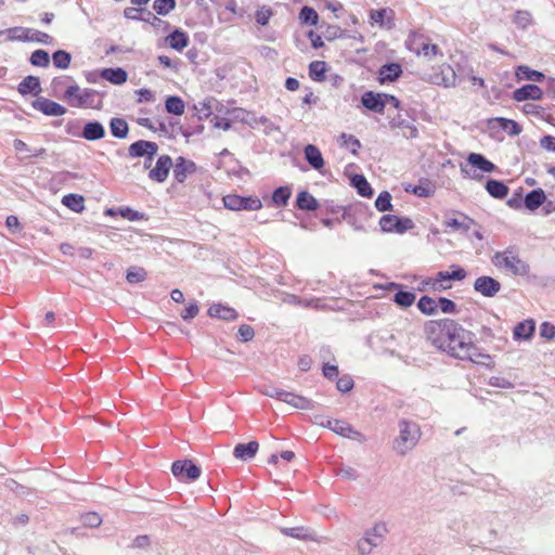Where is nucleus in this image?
<instances>
[{"label":"nucleus","instance_id":"1","mask_svg":"<svg viewBox=\"0 0 555 555\" xmlns=\"http://www.w3.org/2000/svg\"><path fill=\"white\" fill-rule=\"evenodd\" d=\"M447 338L448 343L443 351H447L450 356L461 360H469L477 364H487L486 361H490V356L480 352L474 344L473 334L453 320Z\"/></svg>","mask_w":555,"mask_h":555},{"label":"nucleus","instance_id":"2","mask_svg":"<svg viewBox=\"0 0 555 555\" xmlns=\"http://www.w3.org/2000/svg\"><path fill=\"white\" fill-rule=\"evenodd\" d=\"M398 426L399 435L393 442V449L397 453L404 455L417 444L421 430L416 423L405 420L400 421Z\"/></svg>","mask_w":555,"mask_h":555},{"label":"nucleus","instance_id":"3","mask_svg":"<svg viewBox=\"0 0 555 555\" xmlns=\"http://www.w3.org/2000/svg\"><path fill=\"white\" fill-rule=\"evenodd\" d=\"M387 533V527L384 522H377L364 532V535L357 541V550L360 555H367L380 545Z\"/></svg>","mask_w":555,"mask_h":555},{"label":"nucleus","instance_id":"4","mask_svg":"<svg viewBox=\"0 0 555 555\" xmlns=\"http://www.w3.org/2000/svg\"><path fill=\"white\" fill-rule=\"evenodd\" d=\"M493 263L505 271L515 275H527L529 273V266L521 260L513 251L496 253L493 258Z\"/></svg>","mask_w":555,"mask_h":555},{"label":"nucleus","instance_id":"5","mask_svg":"<svg viewBox=\"0 0 555 555\" xmlns=\"http://www.w3.org/2000/svg\"><path fill=\"white\" fill-rule=\"evenodd\" d=\"M96 91L93 89H81L78 85H70L65 93L64 99L73 107H94V98Z\"/></svg>","mask_w":555,"mask_h":555},{"label":"nucleus","instance_id":"6","mask_svg":"<svg viewBox=\"0 0 555 555\" xmlns=\"http://www.w3.org/2000/svg\"><path fill=\"white\" fill-rule=\"evenodd\" d=\"M451 322L450 319L429 321L425 326L427 339L438 349L443 350L448 343L447 336L450 333Z\"/></svg>","mask_w":555,"mask_h":555},{"label":"nucleus","instance_id":"7","mask_svg":"<svg viewBox=\"0 0 555 555\" xmlns=\"http://www.w3.org/2000/svg\"><path fill=\"white\" fill-rule=\"evenodd\" d=\"M224 207L230 210H259L262 203L258 197H244L240 195H227L223 197Z\"/></svg>","mask_w":555,"mask_h":555},{"label":"nucleus","instance_id":"8","mask_svg":"<svg viewBox=\"0 0 555 555\" xmlns=\"http://www.w3.org/2000/svg\"><path fill=\"white\" fill-rule=\"evenodd\" d=\"M379 225L383 232L404 233L414 227V223L409 218H399L395 215H385L379 220Z\"/></svg>","mask_w":555,"mask_h":555},{"label":"nucleus","instance_id":"9","mask_svg":"<svg viewBox=\"0 0 555 555\" xmlns=\"http://www.w3.org/2000/svg\"><path fill=\"white\" fill-rule=\"evenodd\" d=\"M172 474L181 480L194 481L201 476V468L192 461H176L171 466Z\"/></svg>","mask_w":555,"mask_h":555},{"label":"nucleus","instance_id":"10","mask_svg":"<svg viewBox=\"0 0 555 555\" xmlns=\"http://www.w3.org/2000/svg\"><path fill=\"white\" fill-rule=\"evenodd\" d=\"M327 428L334 431L335 434L346 437L349 439L362 441L364 440V437L361 433L357 431L352 428V426L341 420H333V421H326Z\"/></svg>","mask_w":555,"mask_h":555},{"label":"nucleus","instance_id":"11","mask_svg":"<svg viewBox=\"0 0 555 555\" xmlns=\"http://www.w3.org/2000/svg\"><path fill=\"white\" fill-rule=\"evenodd\" d=\"M370 21L382 28L391 29L395 27V11L390 8L372 10L370 12Z\"/></svg>","mask_w":555,"mask_h":555},{"label":"nucleus","instance_id":"12","mask_svg":"<svg viewBox=\"0 0 555 555\" xmlns=\"http://www.w3.org/2000/svg\"><path fill=\"white\" fill-rule=\"evenodd\" d=\"M157 151L158 146L156 143L145 140H139L129 146V156H147V159L151 162L152 158L156 155Z\"/></svg>","mask_w":555,"mask_h":555},{"label":"nucleus","instance_id":"13","mask_svg":"<svg viewBox=\"0 0 555 555\" xmlns=\"http://www.w3.org/2000/svg\"><path fill=\"white\" fill-rule=\"evenodd\" d=\"M33 107L47 116H63L66 113V108L63 105L46 98L35 100Z\"/></svg>","mask_w":555,"mask_h":555},{"label":"nucleus","instance_id":"14","mask_svg":"<svg viewBox=\"0 0 555 555\" xmlns=\"http://www.w3.org/2000/svg\"><path fill=\"white\" fill-rule=\"evenodd\" d=\"M385 93H375L366 91L361 96L362 105L374 113L383 114L385 109Z\"/></svg>","mask_w":555,"mask_h":555},{"label":"nucleus","instance_id":"15","mask_svg":"<svg viewBox=\"0 0 555 555\" xmlns=\"http://www.w3.org/2000/svg\"><path fill=\"white\" fill-rule=\"evenodd\" d=\"M474 288L486 297H493L499 293L501 284L493 278L480 276L475 281Z\"/></svg>","mask_w":555,"mask_h":555},{"label":"nucleus","instance_id":"16","mask_svg":"<svg viewBox=\"0 0 555 555\" xmlns=\"http://www.w3.org/2000/svg\"><path fill=\"white\" fill-rule=\"evenodd\" d=\"M171 167V158L168 155H162L157 159L155 167L150 171L149 177L154 181L164 182Z\"/></svg>","mask_w":555,"mask_h":555},{"label":"nucleus","instance_id":"17","mask_svg":"<svg viewBox=\"0 0 555 555\" xmlns=\"http://www.w3.org/2000/svg\"><path fill=\"white\" fill-rule=\"evenodd\" d=\"M455 215L456 217H446L443 224L447 228L466 233L475 225V221L468 216L461 212H456Z\"/></svg>","mask_w":555,"mask_h":555},{"label":"nucleus","instance_id":"18","mask_svg":"<svg viewBox=\"0 0 555 555\" xmlns=\"http://www.w3.org/2000/svg\"><path fill=\"white\" fill-rule=\"evenodd\" d=\"M543 92L537 85H526L513 92V99L517 102H524L527 100H541Z\"/></svg>","mask_w":555,"mask_h":555},{"label":"nucleus","instance_id":"19","mask_svg":"<svg viewBox=\"0 0 555 555\" xmlns=\"http://www.w3.org/2000/svg\"><path fill=\"white\" fill-rule=\"evenodd\" d=\"M196 170V165L192 160H186L183 157H178L173 166L175 179L182 183L189 175Z\"/></svg>","mask_w":555,"mask_h":555},{"label":"nucleus","instance_id":"20","mask_svg":"<svg viewBox=\"0 0 555 555\" xmlns=\"http://www.w3.org/2000/svg\"><path fill=\"white\" fill-rule=\"evenodd\" d=\"M282 402H285L298 410H311L314 408V402L312 400L286 390L282 398Z\"/></svg>","mask_w":555,"mask_h":555},{"label":"nucleus","instance_id":"21","mask_svg":"<svg viewBox=\"0 0 555 555\" xmlns=\"http://www.w3.org/2000/svg\"><path fill=\"white\" fill-rule=\"evenodd\" d=\"M258 449L259 444L257 441H250L248 443H238L235 446L233 450V455L235 456V459L245 462L254 459Z\"/></svg>","mask_w":555,"mask_h":555},{"label":"nucleus","instance_id":"22","mask_svg":"<svg viewBox=\"0 0 555 555\" xmlns=\"http://www.w3.org/2000/svg\"><path fill=\"white\" fill-rule=\"evenodd\" d=\"M81 137L88 141H95L105 137V128L100 121H89L85 125Z\"/></svg>","mask_w":555,"mask_h":555},{"label":"nucleus","instance_id":"23","mask_svg":"<svg viewBox=\"0 0 555 555\" xmlns=\"http://www.w3.org/2000/svg\"><path fill=\"white\" fill-rule=\"evenodd\" d=\"M401 73V66L397 63L383 65L378 72V81L380 83L392 82L399 78Z\"/></svg>","mask_w":555,"mask_h":555},{"label":"nucleus","instance_id":"24","mask_svg":"<svg viewBox=\"0 0 555 555\" xmlns=\"http://www.w3.org/2000/svg\"><path fill=\"white\" fill-rule=\"evenodd\" d=\"M467 164L482 172H492L495 169L493 163L488 160L483 155L478 153H470L467 156Z\"/></svg>","mask_w":555,"mask_h":555},{"label":"nucleus","instance_id":"25","mask_svg":"<svg viewBox=\"0 0 555 555\" xmlns=\"http://www.w3.org/2000/svg\"><path fill=\"white\" fill-rule=\"evenodd\" d=\"M166 42L171 49L182 51L189 44V37L184 31L175 29L166 37Z\"/></svg>","mask_w":555,"mask_h":555},{"label":"nucleus","instance_id":"26","mask_svg":"<svg viewBox=\"0 0 555 555\" xmlns=\"http://www.w3.org/2000/svg\"><path fill=\"white\" fill-rule=\"evenodd\" d=\"M305 157L312 168L320 170L324 166V159L320 150L312 144L305 147Z\"/></svg>","mask_w":555,"mask_h":555},{"label":"nucleus","instance_id":"27","mask_svg":"<svg viewBox=\"0 0 555 555\" xmlns=\"http://www.w3.org/2000/svg\"><path fill=\"white\" fill-rule=\"evenodd\" d=\"M101 77L114 85H122L127 81L128 74L120 67L105 68L101 72Z\"/></svg>","mask_w":555,"mask_h":555},{"label":"nucleus","instance_id":"28","mask_svg":"<svg viewBox=\"0 0 555 555\" xmlns=\"http://www.w3.org/2000/svg\"><path fill=\"white\" fill-rule=\"evenodd\" d=\"M208 314L214 318H219L222 320H234L237 318V313L234 309L230 307L222 306L220 304H215L210 306L208 309Z\"/></svg>","mask_w":555,"mask_h":555},{"label":"nucleus","instance_id":"29","mask_svg":"<svg viewBox=\"0 0 555 555\" xmlns=\"http://www.w3.org/2000/svg\"><path fill=\"white\" fill-rule=\"evenodd\" d=\"M544 201L545 194L543 190H532L525 197V206L530 210H534L539 208L544 203Z\"/></svg>","mask_w":555,"mask_h":555},{"label":"nucleus","instance_id":"30","mask_svg":"<svg viewBox=\"0 0 555 555\" xmlns=\"http://www.w3.org/2000/svg\"><path fill=\"white\" fill-rule=\"evenodd\" d=\"M40 91L39 78L35 76L25 77L18 85V92L23 95L28 93H38Z\"/></svg>","mask_w":555,"mask_h":555},{"label":"nucleus","instance_id":"31","mask_svg":"<svg viewBox=\"0 0 555 555\" xmlns=\"http://www.w3.org/2000/svg\"><path fill=\"white\" fill-rule=\"evenodd\" d=\"M487 192L494 198H504L508 193V188L499 180H488L486 183Z\"/></svg>","mask_w":555,"mask_h":555},{"label":"nucleus","instance_id":"32","mask_svg":"<svg viewBox=\"0 0 555 555\" xmlns=\"http://www.w3.org/2000/svg\"><path fill=\"white\" fill-rule=\"evenodd\" d=\"M516 77L518 80L542 81L544 75L541 72L531 69L528 66H518L516 69Z\"/></svg>","mask_w":555,"mask_h":555},{"label":"nucleus","instance_id":"33","mask_svg":"<svg viewBox=\"0 0 555 555\" xmlns=\"http://www.w3.org/2000/svg\"><path fill=\"white\" fill-rule=\"evenodd\" d=\"M109 129L113 137L124 139L129 132L128 124L122 118H112L109 121Z\"/></svg>","mask_w":555,"mask_h":555},{"label":"nucleus","instance_id":"34","mask_svg":"<svg viewBox=\"0 0 555 555\" xmlns=\"http://www.w3.org/2000/svg\"><path fill=\"white\" fill-rule=\"evenodd\" d=\"M165 107L169 114L177 116H181L185 109V105L182 99L176 95H170L166 99Z\"/></svg>","mask_w":555,"mask_h":555},{"label":"nucleus","instance_id":"35","mask_svg":"<svg viewBox=\"0 0 555 555\" xmlns=\"http://www.w3.org/2000/svg\"><path fill=\"white\" fill-rule=\"evenodd\" d=\"M534 332V322L532 320H526L520 322L514 328V337L521 339H529Z\"/></svg>","mask_w":555,"mask_h":555},{"label":"nucleus","instance_id":"36","mask_svg":"<svg viewBox=\"0 0 555 555\" xmlns=\"http://www.w3.org/2000/svg\"><path fill=\"white\" fill-rule=\"evenodd\" d=\"M62 204L75 212H80L85 209L83 197L78 194L64 195Z\"/></svg>","mask_w":555,"mask_h":555},{"label":"nucleus","instance_id":"37","mask_svg":"<svg viewBox=\"0 0 555 555\" xmlns=\"http://www.w3.org/2000/svg\"><path fill=\"white\" fill-rule=\"evenodd\" d=\"M297 206L302 210L313 211L318 208L317 199L306 191H302L297 196Z\"/></svg>","mask_w":555,"mask_h":555},{"label":"nucleus","instance_id":"38","mask_svg":"<svg viewBox=\"0 0 555 555\" xmlns=\"http://www.w3.org/2000/svg\"><path fill=\"white\" fill-rule=\"evenodd\" d=\"M352 185L361 196L370 197L373 194L372 188L362 175H354L351 179Z\"/></svg>","mask_w":555,"mask_h":555},{"label":"nucleus","instance_id":"39","mask_svg":"<svg viewBox=\"0 0 555 555\" xmlns=\"http://www.w3.org/2000/svg\"><path fill=\"white\" fill-rule=\"evenodd\" d=\"M494 121L499 125V127L508 133L509 135H518L521 132V127L512 119L498 117Z\"/></svg>","mask_w":555,"mask_h":555},{"label":"nucleus","instance_id":"40","mask_svg":"<svg viewBox=\"0 0 555 555\" xmlns=\"http://www.w3.org/2000/svg\"><path fill=\"white\" fill-rule=\"evenodd\" d=\"M326 63L323 61H313L309 65V76L314 81H323L325 79Z\"/></svg>","mask_w":555,"mask_h":555},{"label":"nucleus","instance_id":"41","mask_svg":"<svg viewBox=\"0 0 555 555\" xmlns=\"http://www.w3.org/2000/svg\"><path fill=\"white\" fill-rule=\"evenodd\" d=\"M411 50H413L417 55H423L428 60H431L439 53L438 46L429 42H423L420 47L411 48Z\"/></svg>","mask_w":555,"mask_h":555},{"label":"nucleus","instance_id":"42","mask_svg":"<svg viewBox=\"0 0 555 555\" xmlns=\"http://www.w3.org/2000/svg\"><path fill=\"white\" fill-rule=\"evenodd\" d=\"M418 309L427 315H433L437 312V301L428 296H423L417 302Z\"/></svg>","mask_w":555,"mask_h":555},{"label":"nucleus","instance_id":"43","mask_svg":"<svg viewBox=\"0 0 555 555\" xmlns=\"http://www.w3.org/2000/svg\"><path fill=\"white\" fill-rule=\"evenodd\" d=\"M176 8V0H155L153 3L154 11L162 16L168 15Z\"/></svg>","mask_w":555,"mask_h":555},{"label":"nucleus","instance_id":"44","mask_svg":"<svg viewBox=\"0 0 555 555\" xmlns=\"http://www.w3.org/2000/svg\"><path fill=\"white\" fill-rule=\"evenodd\" d=\"M52 60L55 67L66 69L70 65L72 56L66 51L57 50L53 53Z\"/></svg>","mask_w":555,"mask_h":555},{"label":"nucleus","instance_id":"45","mask_svg":"<svg viewBox=\"0 0 555 555\" xmlns=\"http://www.w3.org/2000/svg\"><path fill=\"white\" fill-rule=\"evenodd\" d=\"M415 298L416 296L412 292L399 291L395 295L393 300L398 306L406 308L414 304Z\"/></svg>","mask_w":555,"mask_h":555},{"label":"nucleus","instance_id":"46","mask_svg":"<svg viewBox=\"0 0 555 555\" xmlns=\"http://www.w3.org/2000/svg\"><path fill=\"white\" fill-rule=\"evenodd\" d=\"M405 190L410 192V189ZM411 192L420 197H429L434 194L435 188L430 182L426 181L415 185L413 189H411Z\"/></svg>","mask_w":555,"mask_h":555},{"label":"nucleus","instance_id":"47","mask_svg":"<svg viewBox=\"0 0 555 555\" xmlns=\"http://www.w3.org/2000/svg\"><path fill=\"white\" fill-rule=\"evenodd\" d=\"M34 66L47 67L50 63L49 53L44 50H36L30 56Z\"/></svg>","mask_w":555,"mask_h":555},{"label":"nucleus","instance_id":"48","mask_svg":"<svg viewBox=\"0 0 555 555\" xmlns=\"http://www.w3.org/2000/svg\"><path fill=\"white\" fill-rule=\"evenodd\" d=\"M289 302L297 304L299 306H302L305 308H312V309H324V305L322 304L321 299L319 298H310V299H299L296 296H292V299Z\"/></svg>","mask_w":555,"mask_h":555},{"label":"nucleus","instance_id":"49","mask_svg":"<svg viewBox=\"0 0 555 555\" xmlns=\"http://www.w3.org/2000/svg\"><path fill=\"white\" fill-rule=\"evenodd\" d=\"M299 18L305 24L317 25L319 16L314 9L304 7L299 13Z\"/></svg>","mask_w":555,"mask_h":555},{"label":"nucleus","instance_id":"50","mask_svg":"<svg viewBox=\"0 0 555 555\" xmlns=\"http://www.w3.org/2000/svg\"><path fill=\"white\" fill-rule=\"evenodd\" d=\"M291 196V191L287 186H280L278 188L272 195V201L278 206H284L286 205L288 198Z\"/></svg>","mask_w":555,"mask_h":555},{"label":"nucleus","instance_id":"51","mask_svg":"<svg viewBox=\"0 0 555 555\" xmlns=\"http://www.w3.org/2000/svg\"><path fill=\"white\" fill-rule=\"evenodd\" d=\"M449 282H450L449 271H440L437 273V276L434 281L433 286L436 291L448 289L451 287Z\"/></svg>","mask_w":555,"mask_h":555},{"label":"nucleus","instance_id":"52","mask_svg":"<svg viewBox=\"0 0 555 555\" xmlns=\"http://www.w3.org/2000/svg\"><path fill=\"white\" fill-rule=\"evenodd\" d=\"M146 278V272L143 268L132 267L127 271V281L129 283H139Z\"/></svg>","mask_w":555,"mask_h":555},{"label":"nucleus","instance_id":"53","mask_svg":"<svg viewBox=\"0 0 555 555\" xmlns=\"http://www.w3.org/2000/svg\"><path fill=\"white\" fill-rule=\"evenodd\" d=\"M341 143L348 147L351 153L357 154V151L360 149V141L353 137L352 134L343 133L339 138Z\"/></svg>","mask_w":555,"mask_h":555},{"label":"nucleus","instance_id":"54","mask_svg":"<svg viewBox=\"0 0 555 555\" xmlns=\"http://www.w3.org/2000/svg\"><path fill=\"white\" fill-rule=\"evenodd\" d=\"M375 207L379 211H386L391 208V195L388 192H382L375 201Z\"/></svg>","mask_w":555,"mask_h":555},{"label":"nucleus","instance_id":"55","mask_svg":"<svg viewBox=\"0 0 555 555\" xmlns=\"http://www.w3.org/2000/svg\"><path fill=\"white\" fill-rule=\"evenodd\" d=\"M282 532L287 537H292V538H296V539L306 540V539L310 538V534L308 533V531L300 527L283 528Z\"/></svg>","mask_w":555,"mask_h":555},{"label":"nucleus","instance_id":"56","mask_svg":"<svg viewBox=\"0 0 555 555\" xmlns=\"http://www.w3.org/2000/svg\"><path fill=\"white\" fill-rule=\"evenodd\" d=\"M438 308L443 313H455L456 312V305L448 298L440 297L437 301Z\"/></svg>","mask_w":555,"mask_h":555},{"label":"nucleus","instance_id":"57","mask_svg":"<svg viewBox=\"0 0 555 555\" xmlns=\"http://www.w3.org/2000/svg\"><path fill=\"white\" fill-rule=\"evenodd\" d=\"M441 74L443 75L442 82L446 87H451L455 85L456 77L451 66L442 67Z\"/></svg>","mask_w":555,"mask_h":555},{"label":"nucleus","instance_id":"58","mask_svg":"<svg viewBox=\"0 0 555 555\" xmlns=\"http://www.w3.org/2000/svg\"><path fill=\"white\" fill-rule=\"evenodd\" d=\"M488 384L492 387H499L503 389H509L513 387V384L507 378L501 376H491Z\"/></svg>","mask_w":555,"mask_h":555},{"label":"nucleus","instance_id":"59","mask_svg":"<svg viewBox=\"0 0 555 555\" xmlns=\"http://www.w3.org/2000/svg\"><path fill=\"white\" fill-rule=\"evenodd\" d=\"M272 16V11L269 8L262 7L256 12V22L262 26L269 23Z\"/></svg>","mask_w":555,"mask_h":555},{"label":"nucleus","instance_id":"60","mask_svg":"<svg viewBox=\"0 0 555 555\" xmlns=\"http://www.w3.org/2000/svg\"><path fill=\"white\" fill-rule=\"evenodd\" d=\"M83 525L95 528L101 525L102 518L96 513H88L82 516Z\"/></svg>","mask_w":555,"mask_h":555},{"label":"nucleus","instance_id":"61","mask_svg":"<svg viewBox=\"0 0 555 555\" xmlns=\"http://www.w3.org/2000/svg\"><path fill=\"white\" fill-rule=\"evenodd\" d=\"M514 22L521 28H527L531 22V16L526 11H518L515 14Z\"/></svg>","mask_w":555,"mask_h":555},{"label":"nucleus","instance_id":"62","mask_svg":"<svg viewBox=\"0 0 555 555\" xmlns=\"http://www.w3.org/2000/svg\"><path fill=\"white\" fill-rule=\"evenodd\" d=\"M336 386L339 391L348 392L353 387V380L350 376L345 375V376L338 378Z\"/></svg>","mask_w":555,"mask_h":555},{"label":"nucleus","instance_id":"63","mask_svg":"<svg viewBox=\"0 0 555 555\" xmlns=\"http://www.w3.org/2000/svg\"><path fill=\"white\" fill-rule=\"evenodd\" d=\"M254 335H255V332L250 325L243 324L240 326L238 336L242 341L246 343V341L251 340Z\"/></svg>","mask_w":555,"mask_h":555},{"label":"nucleus","instance_id":"64","mask_svg":"<svg viewBox=\"0 0 555 555\" xmlns=\"http://www.w3.org/2000/svg\"><path fill=\"white\" fill-rule=\"evenodd\" d=\"M540 335L546 339L555 338V325L548 322H543L540 326Z\"/></svg>","mask_w":555,"mask_h":555}]
</instances>
